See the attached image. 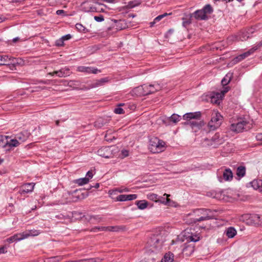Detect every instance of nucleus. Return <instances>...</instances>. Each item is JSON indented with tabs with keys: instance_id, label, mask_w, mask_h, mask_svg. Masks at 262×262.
Segmentation results:
<instances>
[{
	"instance_id": "nucleus-1",
	"label": "nucleus",
	"mask_w": 262,
	"mask_h": 262,
	"mask_svg": "<svg viewBox=\"0 0 262 262\" xmlns=\"http://www.w3.org/2000/svg\"><path fill=\"white\" fill-rule=\"evenodd\" d=\"M165 241L164 233L160 232L152 235L146 243V248L147 251L151 252L159 251L162 249L163 244Z\"/></svg>"
},
{
	"instance_id": "nucleus-2",
	"label": "nucleus",
	"mask_w": 262,
	"mask_h": 262,
	"mask_svg": "<svg viewBox=\"0 0 262 262\" xmlns=\"http://www.w3.org/2000/svg\"><path fill=\"white\" fill-rule=\"evenodd\" d=\"M211 214V211L210 210L206 209H197L194 211L192 214V222L195 224L198 222L212 219L213 216Z\"/></svg>"
},
{
	"instance_id": "nucleus-3",
	"label": "nucleus",
	"mask_w": 262,
	"mask_h": 262,
	"mask_svg": "<svg viewBox=\"0 0 262 262\" xmlns=\"http://www.w3.org/2000/svg\"><path fill=\"white\" fill-rule=\"evenodd\" d=\"M224 141L223 136L217 133L210 139H204L202 142V145L205 147L210 146L212 148H217L223 144Z\"/></svg>"
},
{
	"instance_id": "nucleus-4",
	"label": "nucleus",
	"mask_w": 262,
	"mask_h": 262,
	"mask_svg": "<svg viewBox=\"0 0 262 262\" xmlns=\"http://www.w3.org/2000/svg\"><path fill=\"white\" fill-rule=\"evenodd\" d=\"M165 143L157 137L149 140V149L153 153H159L165 150Z\"/></svg>"
},
{
	"instance_id": "nucleus-5",
	"label": "nucleus",
	"mask_w": 262,
	"mask_h": 262,
	"mask_svg": "<svg viewBox=\"0 0 262 262\" xmlns=\"http://www.w3.org/2000/svg\"><path fill=\"white\" fill-rule=\"evenodd\" d=\"M251 127V124L245 119H240L236 123H232L230 127L231 130L240 133L244 130H248Z\"/></svg>"
},
{
	"instance_id": "nucleus-6",
	"label": "nucleus",
	"mask_w": 262,
	"mask_h": 262,
	"mask_svg": "<svg viewBox=\"0 0 262 262\" xmlns=\"http://www.w3.org/2000/svg\"><path fill=\"white\" fill-rule=\"evenodd\" d=\"M162 86L158 83H155L153 84H143L137 88L138 91H142L141 94L143 95H147L153 93H155L161 89Z\"/></svg>"
},
{
	"instance_id": "nucleus-7",
	"label": "nucleus",
	"mask_w": 262,
	"mask_h": 262,
	"mask_svg": "<svg viewBox=\"0 0 262 262\" xmlns=\"http://www.w3.org/2000/svg\"><path fill=\"white\" fill-rule=\"evenodd\" d=\"M222 118V117L220 114L215 113L208 123V126L209 129L210 130H215L218 128L221 124Z\"/></svg>"
},
{
	"instance_id": "nucleus-8",
	"label": "nucleus",
	"mask_w": 262,
	"mask_h": 262,
	"mask_svg": "<svg viewBox=\"0 0 262 262\" xmlns=\"http://www.w3.org/2000/svg\"><path fill=\"white\" fill-rule=\"evenodd\" d=\"M245 219L247 220V224L249 225H261L262 216L257 214H246Z\"/></svg>"
},
{
	"instance_id": "nucleus-9",
	"label": "nucleus",
	"mask_w": 262,
	"mask_h": 262,
	"mask_svg": "<svg viewBox=\"0 0 262 262\" xmlns=\"http://www.w3.org/2000/svg\"><path fill=\"white\" fill-rule=\"evenodd\" d=\"M16 59L7 55H0V66H9L12 64L14 66L19 64V62L16 61Z\"/></svg>"
},
{
	"instance_id": "nucleus-10",
	"label": "nucleus",
	"mask_w": 262,
	"mask_h": 262,
	"mask_svg": "<svg viewBox=\"0 0 262 262\" xmlns=\"http://www.w3.org/2000/svg\"><path fill=\"white\" fill-rule=\"evenodd\" d=\"M112 151L111 147H102L98 150L97 154L102 157L110 158L112 157Z\"/></svg>"
},
{
	"instance_id": "nucleus-11",
	"label": "nucleus",
	"mask_w": 262,
	"mask_h": 262,
	"mask_svg": "<svg viewBox=\"0 0 262 262\" xmlns=\"http://www.w3.org/2000/svg\"><path fill=\"white\" fill-rule=\"evenodd\" d=\"M108 78H103L99 80H97L88 85V88H85V90H90L91 89L95 88L97 87L103 85L105 83L108 82Z\"/></svg>"
},
{
	"instance_id": "nucleus-12",
	"label": "nucleus",
	"mask_w": 262,
	"mask_h": 262,
	"mask_svg": "<svg viewBox=\"0 0 262 262\" xmlns=\"http://www.w3.org/2000/svg\"><path fill=\"white\" fill-rule=\"evenodd\" d=\"M249 37V36L247 32H241L237 36H230L228 39L229 41L234 40L244 41L247 40Z\"/></svg>"
},
{
	"instance_id": "nucleus-13",
	"label": "nucleus",
	"mask_w": 262,
	"mask_h": 262,
	"mask_svg": "<svg viewBox=\"0 0 262 262\" xmlns=\"http://www.w3.org/2000/svg\"><path fill=\"white\" fill-rule=\"evenodd\" d=\"M120 228L118 226H108V227H96L91 229V231L97 232V231H119Z\"/></svg>"
},
{
	"instance_id": "nucleus-14",
	"label": "nucleus",
	"mask_w": 262,
	"mask_h": 262,
	"mask_svg": "<svg viewBox=\"0 0 262 262\" xmlns=\"http://www.w3.org/2000/svg\"><path fill=\"white\" fill-rule=\"evenodd\" d=\"M256 50V48H251L247 52H246L239 56H237L233 59L234 62H238L245 58L248 57L249 55L253 53Z\"/></svg>"
},
{
	"instance_id": "nucleus-15",
	"label": "nucleus",
	"mask_w": 262,
	"mask_h": 262,
	"mask_svg": "<svg viewBox=\"0 0 262 262\" xmlns=\"http://www.w3.org/2000/svg\"><path fill=\"white\" fill-rule=\"evenodd\" d=\"M137 195L135 194H120L117 196L116 201H131L137 199Z\"/></svg>"
},
{
	"instance_id": "nucleus-16",
	"label": "nucleus",
	"mask_w": 262,
	"mask_h": 262,
	"mask_svg": "<svg viewBox=\"0 0 262 262\" xmlns=\"http://www.w3.org/2000/svg\"><path fill=\"white\" fill-rule=\"evenodd\" d=\"M201 116L200 112L194 113H188L184 114L183 116V119L186 120H190L192 119H199Z\"/></svg>"
},
{
	"instance_id": "nucleus-17",
	"label": "nucleus",
	"mask_w": 262,
	"mask_h": 262,
	"mask_svg": "<svg viewBox=\"0 0 262 262\" xmlns=\"http://www.w3.org/2000/svg\"><path fill=\"white\" fill-rule=\"evenodd\" d=\"M34 187V183H31L26 184L22 186L21 188L19 191V193L20 194H23L26 193L30 192L33 190Z\"/></svg>"
},
{
	"instance_id": "nucleus-18",
	"label": "nucleus",
	"mask_w": 262,
	"mask_h": 262,
	"mask_svg": "<svg viewBox=\"0 0 262 262\" xmlns=\"http://www.w3.org/2000/svg\"><path fill=\"white\" fill-rule=\"evenodd\" d=\"M77 70L79 72H85L88 74L93 73L96 74L98 71V70L96 68L85 67V66H79L77 68Z\"/></svg>"
},
{
	"instance_id": "nucleus-19",
	"label": "nucleus",
	"mask_w": 262,
	"mask_h": 262,
	"mask_svg": "<svg viewBox=\"0 0 262 262\" xmlns=\"http://www.w3.org/2000/svg\"><path fill=\"white\" fill-rule=\"evenodd\" d=\"M193 15L196 19L205 20L208 18L207 16L205 15V12H204L203 9L195 11L193 13Z\"/></svg>"
},
{
	"instance_id": "nucleus-20",
	"label": "nucleus",
	"mask_w": 262,
	"mask_h": 262,
	"mask_svg": "<svg viewBox=\"0 0 262 262\" xmlns=\"http://www.w3.org/2000/svg\"><path fill=\"white\" fill-rule=\"evenodd\" d=\"M199 119H195L194 121H190L189 122L185 123V124H189L192 129L195 127L200 128L204 125V123L202 121L198 120Z\"/></svg>"
},
{
	"instance_id": "nucleus-21",
	"label": "nucleus",
	"mask_w": 262,
	"mask_h": 262,
	"mask_svg": "<svg viewBox=\"0 0 262 262\" xmlns=\"http://www.w3.org/2000/svg\"><path fill=\"white\" fill-rule=\"evenodd\" d=\"M236 233V230L232 227L227 228L224 231V234L229 238L234 237Z\"/></svg>"
},
{
	"instance_id": "nucleus-22",
	"label": "nucleus",
	"mask_w": 262,
	"mask_h": 262,
	"mask_svg": "<svg viewBox=\"0 0 262 262\" xmlns=\"http://www.w3.org/2000/svg\"><path fill=\"white\" fill-rule=\"evenodd\" d=\"M223 179L226 181H231L233 178V173L230 169L226 168L223 173Z\"/></svg>"
},
{
	"instance_id": "nucleus-23",
	"label": "nucleus",
	"mask_w": 262,
	"mask_h": 262,
	"mask_svg": "<svg viewBox=\"0 0 262 262\" xmlns=\"http://www.w3.org/2000/svg\"><path fill=\"white\" fill-rule=\"evenodd\" d=\"M24 239L22 233L16 234L13 236L7 238L6 241L9 243H13L15 241H19Z\"/></svg>"
},
{
	"instance_id": "nucleus-24",
	"label": "nucleus",
	"mask_w": 262,
	"mask_h": 262,
	"mask_svg": "<svg viewBox=\"0 0 262 262\" xmlns=\"http://www.w3.org/2000/svg\"><path fill=\"white\" fill-rule=\"evenodd\" d=\"M29 136V134L27 132L18 134L16 136V138L19 142H23L26 141Z\"/></svg>"
},
{
	"instance_id": "nucleus-25",
	"label": "nucleus",
	"mask_w": 262,
	"mask_h": 262,
	"mask_svg": "<svg viewBox=\"0 0 262 262\" xmlns=\"http://www.w3.org/2000/svg\"><path fill=\"white\" fill-rule=\"evenodd\" d=\"M40 233V232L37 230H30L26 233H23L24 239L30 236H37Z\"/></svg>"
},
{
	"instance_id": "nucleus-26",
	"label": "nucleus",
	"mask_w": 262,
	"mask_h": 262,
	"mask_svg": "<svg viewBox=\"0 0 262 262\" xmlns=\"http://www.w3.org/2000/svg\"><path fill=\"white\" fill-rule=\"evenodd\" d=\"M194 251V246L191 245H187L183 248V252L186 255H189L191 254Z\"/></svg>"
},
{
	"instance_id": "nucleus-27",
	"label": "nucleus",
	"mask_w": 262,
	"mask_h": 262,
	"mask_svg": "<svg viewBox=\"0 0 262 262\" xmlns=\"http://www.w3.org/2000/svg\"><path fill=\"white\" fill-rule=\"evenodd\" d=\"M233 76V73H228L225 77L222 79L221 83L224 86L227 85L231 80V78Z\"/></svg>"
},
{
	"instance_id": "nucleus-28",
	"label": "nucleus",
	"mask_w": 262,
	"mask_h": 262,
	"mask_svg": "<svg viewBox=\"0 0 262 262\" xmlns=\"http://www.w3.org/2000/svg\"><path fill=\"white\" fill-rule=\"evenodd\" d=\"M173 260V254L171 252L166 253L162 259L161 262H172Z\"/></svg>"
},
{
	"instance_id": "nucleus-29",
	"label": "nucleus",
	"mask_w": 262,
	"mask_h": 262,
	"mask_svg": "<svg viewBox=\"0 0 262 262\" xmlns=\"http://www.w3.org/2000/svg\"><path fill=\"white\" fill-rule=\"evenodd\" d=\"M140 4V3L137 1H134L129 2L126 6L122 7V9H127L134 8L136 6H138Z\"/></svg>"
},
{
	"instance_id": "nucleus-30",
	"label": "nucleus",
	"mask_w": 262,
	"mask_h": 262,
	"mask_svg": "<svg viewBox=\"0 0 262 262\" xmlns=\"http://www.w3.org/2000/svg\"><path fill=\"white\" fill-rule=\"evenodd\" d=\"M246 173V168L244 166H239L236 170V175L240 178L243 177Z\"/></svg>"
},
{
	"instance_id": "nucleus-31",
	"label": "nucleus",
	"mask_w": 262,
	"mask_h": 262,
	"mask_svg": "<svg viewBox=\"0 0 262 262\" xmlns=\"http://www.w3.org/2000/svg\"><path fill=\"white\" fill-rule=\"evenodd\" d=\"M136 204L139 209L143 210L147 207L148 202L145 200H141L137 201Z\"/></svg>"
},
{
	"instance_id": "nucleus-32",
	"label": "nucleus",
	"mask_w": 262,
	"mask_h": 262,
	"mask_svg": "<svg viewBox=\"0 0 262 262\" xmlns=\"http://www.w3.org/2000/svg\"><path fill=\"white\" fill-rule=\"evenodd\" d=\"M64 256L58 255L51 257L47 259V262H59L63 259Z\"/></svg>"
},
{
	"instance_id": "nucleus-33",
	"label": "nucleus",
	"mask_w": 262,
	"mask_h": 262,
	"mask_svg": "<svg viewBox=\"0 0 262 262\" xmlns=\"http://www.w3.org/2000/svg\"><path fill=\"white\" fill-rule=\"evenodd\" d=\"M192 16V14H190V15L187 16V17L182 18V20H183L182 25L184 27H186L187 26H188L189 25H190L191 24V18Z\"/></svg>"
},
{
	"instance_id": "nucleus-34",
	"label": "nucleus",
	"mask_w": 262,
	"mask_h": 262,
	"mask_svg": "<svg viewBox=\"0 0 262 262\" xmlns=\"http://www.w3.org/2000/svg\"><path fill=\"white\" fill-rule=\"evenodd\" d=\"M113 21L116 23V27L117 29L122 30L125 28L124 24H123V21L122 20L114 19Z\"/></svg>"
},
{
	"instance_id": "nucleus-35",
	"label": "nucleus",
	"mask_w": 262,
	"mask_h": 262,
	"mask_svg": "<svg viewBox=\"0 0 262 262\" xmlns=\"http://www.w3.org/2000/svg\"><path fill=\"white\" fill-rule=\"evenodd\" d=\"M260 184H262L261 180H255L251 182L252 186L255 189H259Z\"/></svg>"
},
{
	"instance_id": "nucleus-36",
	"label": "nucleus",
	"mask_w": 262,
	"mask_h": 262,
	"mask_svg": "<svg viewBox=\"0 0 262 262\" xmlns=\"http://www.w3.org/2000/svg\"><path fill=\"white\" fill-rule=\"evenodd\" d=\"M147 198L151 200L156 202H160L161 200H158V195L155 193H149L147 195Z\"/></svg>"
},
{
	"instance_id": "nucleus-37",
	"label": "nucleus",
	"mask_w": 262,
	"mask_h": 262,
	"mask_svg": "<svg viewBox=\"0 0 262 262\" xmlns=\"http://www.w3.org/2000/svg\"><path fill=\"white\" fill-rule=\"evenodd\" d=\"M8 144L7 138L2 135H0V147H6Z\"/></svg>"
},
{
	"instance_id": "nucleus-38",
	"label": "nucleus",
	"mask_w": 262,
	"mask_h": 262,
	"mask_svg": "<svg viewBox=\"0 0 262 262\" xmlns=\"http://www.w3.org/2000/svg\"><path fill=\"white\" fill-rule=\"evenodd\" d=\"M181 119V117L180 116L173 114L171 116V117L169 118V120L174 123H177L179 122Z\"/></svg>"
},
{
	"instance_id": "nucleus-39",
	"label": "nucleus",
	"mask_w": 262,
	"mask_h": 262,
	"mask_svg": "<svg viewBox=\"0 0 262 262\" xmlns=\"http://www.w3.org/2000/svg\"><path fill=\"white\" fill-rule=\"evenodd\" d=\"M89 182V178H80L76 180V183L80 186L86 184Z\"/></svg>"
},
{
	"instance_id": "nucleus-40",
	"label": "nucleus",
	"mask_w": 262,
	"mask_h": 262,
	"mask_svg": "<svg viewBox=\"0 0 262 262\" xmlns=\"http://www.w3.org/2000/svg\"><path fill=\"white\" fill-rule=\"evenodd\" d=\"M20 144L19 141L16 138L15 139H12L10 142H8L7 146L9 147H16Z\"/></svg>"
},
{
	"instance_id": "nucleus-41",
	"label": "nucleus",
	"mask_w": 262,
	"mask_h": 262,
	"mask_svg": "<svg viewBox=\"0 0 262 262\" xmlns=\"http://www.w3.org/2000/svg\"><path fill=\"white\" fill-rule=\"evenodd\" d=\"M80 83L78 81L70 80L68 82V85L74 89H77V88L80 85Z\"/></svg>"
},
{
	"instance_id": "nucleus-42",
	"label": "nucleus",
	"mask_w": 262,
	"mask_h": 262,
	"mask_svg": "<svg viewBox=\"0 0 262 262\" xmlns=\"http://www.w3.org/2000/svg\"><path fill=\"white\" fill-rule=\"evenodd\" d=\"M202 9L204 12H205L206 15H207V14L211 13L213 11L211 6L209 4L206 5Z\"/></svg>"
},
{
	"instance_id": "nucleus-43",
	"label": "nucleus",
	"mask_w": 262,
	"mask_h": 262,
	"mask_svg": "<svg viewBox=\"0 0 262 262\" xmlns=\"http://www.w3.org/2000/svg\"><path fill=\"white\" fill-rule=\"evenodd\" d=\"M187 238L190 241L193 242H196L200 240V237L196 234L189 235Z\"/></svg>"
},
{
	"instance_id": "nucleus-44",
	"label": "nucleus",
	"mask_w": 262,
	"mask_h": 262,
	"mask_svg": "<svg viewBox=\"0 0 262 262\" xmlns=\"http://www.w3.org/2000/svg\"><path fill=\"white\" fill-rule=\"evenodd\" d=\"M59 73L58 74V77H66L70 75V73H68V72H64V71H62V69L59 70Z\"/></svg>"
},
{
	"instance_id": "nucleus-45",
	"label": "nucleus",
	"mask_w": 262,
	"mask_h": 262,
	"mask_svg": "<svg viewBox=\"0 0 262 262\" xmlns=\"http://www.w3.org/2000/svg\"><path fill=\"white\" fill-rule=\"evenodd\" d=\"M114 112L117 114H123L125 113L124 110L121 107L119 106L115 108Z\"/></svg>"
},
{
	"instance_id": "nucleus-46",
	"label": "nucleus",
	"mask_w": 262,
	"mask_h": 262,
	"mask_svg": "<svg viewBox=\"0 0 262 262\" xmlns=\"http://www.w3.org/2000/svg\"><path fill=\"white\" fill-rule=\"evenodd\" d=\"M114 191L119 192L120 193H122L123 192H128L129 191V189L125 187L118 188H116Z\"/></svg>"
},
{
	"instance_id": "nucleus-47",
	"label": "nucleus",
	"mask_w": 262,
	"mask_h": 262,
	"mask_svg": "<svg viewBox=\"0 0 262 262\" xmlns=\"http://www.w3.org/2000/svg\"><path fill=\"white\" fill-rule=\"evenodd\" d=\"M163 195L166 196L167 197V199L165 201L164 200L163 201L161 200L160 202L166 205L170 202V200L169 199H168V197L170 196V194H168L167 193H164Z\"/></svg>"
},
{
	"instance_id": "nucleus-48",
	"label": "nucleus",
	"mask_w": 262,
	"mask_h": 262,
	"mask_svg": "<svg viewBox=\"0 0 262 262\" xmlns=\"http://www.w3.org/2000/svg\"><path fill=\"white\" fill-rule=\"evenodd\" d=\"M76 28L79 31H84L85 30V27H83L81 24H77L76 25Z\"/></svg>"
},
{
	"instance_id": "nucleus-49",
	"label": "nucleus",
	"mask_w": 262,
	"mask_h": 262,
	"mask_svg": "<svg viewBox=\"0 0 262 262\" xmlns=\"http://www.w3.org/2000/svg\"><path fill=\"white\" fill-rule=\"evenodd\" d=\"M94 19L98 22H101L104 20V17L102 15L95 16H94Z\"/></svg>"
},
{
	"instance_id": "nucleus-50",
	"label": "nucleus",
	"mask_w": 262,
	"mask_h": 262,
	"mask_svg": "<svg viewBox=\"0 0 262 262\" xmlns=\"http://www.w3.org/2000/svg\"><path fill=\"white\" fill-rule=\"evenodd\" d=\"M56 45L57 46H62L63 45V40L62 38L56 41Z\"/></svg>"
},
{
	"instance_id": "nucleus-51",
	"label": "nucleus",
	"mask_w": 262,
	"mask_h": 262,
	"mask_svg": "<svg viewBox=\"0 0 262 262\" xmlns=\"http://www.w3.org/2000/svg\"><path fill=\"white\" fill-rule=\"evenodd\" d=\"M93 176V173L92 170L89 171L86 174V178H89V180L90 179L92 178Z\"/></svg>"
},
{
	"instance_id": "nucleus-52",
	"label": "nucleus",
	"mask_w": 262,
	"mask_h": 262,
	"mask_svg": "<svg viewBox=\"0 0 262 262\" xmlns=\"http://www.w3.org/2000/svg\"><path fill=\"white\" fill-rule=\"evenodd\" d=\"M211 101L212 103H220V100H217L216 99V97H215L214 96H212L211 98Z\"/></svg>"
},
{
	"instance_id": "nucleus-53",
	"label": "nucleus",
	"mask_w": 262,
	"mask_h": 262,
	"mask_svg": "<svg viewBox=\"0 0 262 262\" xmlns=\"http://www.w3.org/2000/svg\"><path fill=\"white\" fill-rule=\"evenodd\" d=\"M71 38V35L70 34H67L65 36L62 37V39L64 40L70 39Z\"/></svg>"
},
{
	"instance_id": "nucleus-54",
	"label": "nucleus",
	"mask_w": 262,
	"mask_h": 262,
	"mask_svg": "<svg viewBox=\"0 0 262 262\" xmlns=\"http://www.w3.org/2000/svg\"><path fill=\"white\" fill-rule=\"evenodd\" d=\"M58 73H59V71H54L53 72H50L48 73V75L53 76L54 75H57L58 76Z\"/></svg>"
},
{
	"instance_id": "nucleus-55",
	"label": "nucleus",
	"mask_w": 262,
	"mask_h": 262,
	"mask_svg": "<svg viewBox=\"0 0 262 262\" xmlns=\"http://www.w3.org/2000/svg\"><path fill=\"white\" fill-rule=\"evenodd\" d=\"M122 154L124 157H126L128 156V151L126 150H123L122 151Z\"/></svg>"
},
{
	"instance_id": "nucleus-56",
	"label": "nucleus",
	"mask_w": 262,
	"mask_h": 262,
	"mask_svg": "<svg viewBox=\"0 0 262 262\" xmlns=\"http://www.w3.org/2000/svg\"><path fill=\"white\" fill-rule=\"evenodd\" d=\"M7 252V251L6 250V247H2L0 248V254L1 253H5Z\"/></svg>"
},
{
	"instance_id": "nucleus-57",
	"label": "nucleus",
	"mask_w": 262,
	"mask_h": 262,
	"mask_svg": "<svg viewBox=\"0 0 262 262\" xmlns=\"http://www.w3.org/2000/svg\"><path fill=\"white\" fill-rule=\"evenodd\" d=\"M163 18V15H159L155 18V21H159Z\"/></svg>"
},
{
	"instance_id": "nucleus-58",
	"label": "nucleus",
	"mask_w": 262,
	"mask_h": 262,
	"mask_svg": "<svg viewBox=\"0 0 262 262\" xmlns=\"http://www.w3.org/2000/svg\"><path fill=\"white\" fill-rule=\"evenodd\" d=\"M262 46V41H260L255 47L253 48H256V50Z\"/></svg>"
},
{
	"instance_id": "nucleus-59",
	"label": "nucleus",
	"mask_w": 262,
	"mask_h": 262,
	"mask_svg": "<svg viewBox=\"0 0 262 262\" xmlns=\"http://www.w3.org/2000/svg\"><path fill=\"white\" fill-rule=\"evenodd\" d=\"M228 91H229V88L228 87L225 88L224 90L222 91V93L223 94V95H224Z\"/></svg>"
},
{
	"instance_id": "nucleus-60",
	"label": "nucleus",
	"mask_w": 262,
	"mask_h": 262,
	"mask_svg": "<svg viewBox=\"0 0 262 262\" xmlns=\"http://www.w3.org/2000/svg\"><path fill=\"white\" fill-rule=\"evenodd\" d=\"M64 13V11L62 10H58L56 11V14L57 15H60Z\"/></svg>"
},
{
	"instance_id": "nucleus-61",
	"label": "nucleus",
	"mask_w": 262,
	"mask_h": 262,
	"mask_svg": "<svg viewBox=\"0 0 262 262\" xmlns=\"http://www.w3.org/2000/svg\"><path fill=\"white\" fill-rule=\"evenodd\" d=\"M62 71H64V72H68V73H70V69L69 68H65L64 69H61Z\"/></svg>"
},
{
	"instance_id": "nucleus-62",
	"label": "nucleus",
	"mask_w": 262,
	"mask_h": 262,
	"mask_svg": "<svg viewBox=\"0 0 262 262\" xmlns=\"http://www.w3.org/2000/svg\"><path fill=\"white\" fill-rule=\"evenodd\" d=\"M108 132L107 131V133H106V135H105V140H106V141L112 140V139H110V138H108Z\"/></svg>"
},
{
	"instance_id": "nucleus-63",
	"label": "nucleus",
	"mask_w": 262,
	"mask_h": 262,
	"mask_svg": "<svg viewBox=\"0 0 262 262\" xmlns=\"http://www.w3.org/2000/svg\"><path fill=\"white\" fill-rule=\"evenodd\" d=\"M256 138L257 140H262V134H258L256 136Z\"/></svg>"
},
{
	"instance_id": "nucleus-64",
	"label": "nucleus",
	"mask_w": 262,
	"mask_h": 262,
	"mask_svg": "<svg viewBox=\"0 0 262 262\" xmlns=\"http://www.w3.org/2000/svg\"><path fill=\"white\" fill-rule=\"evenodd\" d=\"M156 22H157V21H155V19H154V20L153 21L150 22V27H152L154 26V25L156 24Z\"/></svg>"
}]
</instances>
